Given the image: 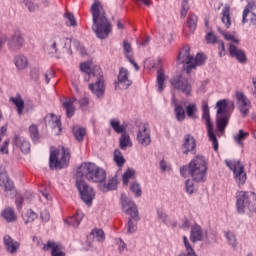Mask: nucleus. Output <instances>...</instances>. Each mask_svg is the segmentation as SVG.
I'll use <instances>...</instances> for the list:
<instances>
[{
  "label": "nucleus",
  "mask_w": 256,
  "mask_h": 256,
  "mask_svg": "<svg viewBox=\"0 0 256 256\" xmlns=\"http://www.w3.org/2000/svg\"><path fill=\"white\" fill-rule=\"evenodd\" d=\"M92 15V31H94L98 39H107L109 33L113 31V25L109 22L103 4L99 0H95L90 7Z\"/></svg>",
  "instance_id": "1"
},
{
  "label": "nucleus",
  "mask_w": 256,
  "mask_h": 256,
  "mask_svg": "<svg viewBox=\"0 0 256 256\" xmlns=\"http://www.w3.org/2000/svg\"><path fill=\"white\" fill-rule=\"evenodd\" d=\"M80 70L82 73H86L87 75V77L84 78L85 81H89V79H96L94 84L89 85V89L97 99H103L105 95V80L103 79L101 67L93 65L92 61H88L80 65Z\"/></svg>",
  "instance_id": "2"
},
{
  "label": "nucleus",
  "mask_w": 256,
  "mask_h": 256,
  "mask_svg": "<svg viewBox=\"0 0 256 256\" xmlns=\"http://www.w3.org/2000/svg\"><path fill=\"white\" fill-rule=\"evenodd\" d=\"M76 178L90 183H103L107 179V172L95 163L83 162L76 171Z\"/></svg>",
  "instance_id": "3"
},
{
  "label": "nucleus",
  "mask_w": 256,
  "mask_h": 256,
  "mask_svg": "<svg viewBox=\"0 0 256 256\" xmlns=\"http://www.w3.org/2000/svg\"><path fill=\"white\" fill-rule=\"evenodd\" d=\"M182 177L190 175L193 181L196 183H202L205 181V175H207V160L203 156H196L189 164V166H183L180 168Z\"/></svg>",
  "instance_id": "4"
},
{
  "label": "nucleus",
  "mask_w": 256,
  "mask_h": 256,
  "mask_svg": "<svg viewBox=\"0 0 256 256\" xmlns=\"http://www.w3.org/2000/svg\"><path fill=\"white\" fill-rule=\"evenodd\" d=\"M45 50L50 55L57 54V59H61L64 53L67 55H73V51H71V39L65 37V35L61 33L53 35L45 45Z\"/></svg>",
  "instance_id": "5"
},
{
  "label": "nucleus",
  "mask_w": 256,
  "mask_h": 256,
  "mask_svg": "<svg viewBox=\"0 0 256 256\" xmlns=\"http://www.w3.org/2000/svg\"><path fill=\"white\" fill-rule=\"evenodd\" d=\"M206 60L207 57H205V54L201 53H198L196 57H193L191 55V47L186 45L180 50L176 61L178 65H185L184 69L189 75V73H191L195 67L198 65H203Z\"/></svg>",
  "instance_id": "6"
},
{
  "label": "nucleus",
  "mask_w": 256,
  "mask_h": 256,
  "mask_svg": "<svg viewBox=\"0 0 256 256\" xmlns=\"http://www.w3.org/2000/svg\"><path fill=\"white\" fill-rule=\"evenodd\" d=\"M120 203L122 205L123 213L129 215L131 218L128 220V233H135L137 231V221H139V210L137 205L125 194H121Z\"/></svg>",
  "instance_id": "7"
},
{
  "label": "nucleus",
  "mask_w": 256,
  "mask_h": 256,
  "mask_svg": "<svg viewBox=\"0 0 256 256\" xmlns=\"http://www.w3.org/2000/svg\"><path fill=\"white\" fill-rule=\"evenodd\" d=\"M236 208L238 213L256 212V194L255 192L238 191L236 193Z\"/></svg>",
  "instance_id": "8"
},
{
  "label": "nucleus",
  "mask_w": 256,
  "mask_h": 256,
  "mask_svg": "<svg viewBox=\"0 0 256 256\" xmlns=\"http://www.w3.org/2000/svg\"><path fill=\"white\" fill-rule=\"evenodd\" d=\"M71 151L68 148L61 147L60 151L50 152V169H65L69 165Z\"/></svg>",
  "instance_id": "9"
},
{
  "label": "nucleus",
  "mask_w": 256,
  "mask_h": 256,
  "mask_svg": "<svg viewBox=\"0 0 256 256\" xmlns=\"http://www.w3.org/2000/svg\"><path fill=\"white\" fill-rule=\"evenodd\" d=\"M170 85L175 91L183 93L186 97H191V93H193V86H191V82L182 74L174 76L170 80Z\"/></svg>",
  "instance_id": "10"
},
{
  "label": "nucleus",
  "mask_w": 256,
  "mask_h": 256,
  "mask_svg": "<svg viewBox=\"0 0 256 256\" xmlns=\"http://www.w3.org/2000/svg\"><path fill=\"white\" fill-rule=\"evenodd\" d=\"M76 187L83 203L88 205V207H91L93 204V199H95V190L93 187L87 185V182H85V180H81L80 178H76Z\"/></svg>",
  "instance_id": "11"
},
{
  "label": "nucleus",
  "mask_w": 256,
  "mask_h": 256,
  "mask_svg": "<svg viewBox=\"0 0 256 256\" xmlns=\"http://www.w3.org/2000/svg\"><path fill=\"white\" fill-rule=\"evenodd\" d=\"M202 110H203L202 118L206 123L208 137L213 144L214 151H217L219 149V142L217 141V136L215 135V131L213 130V122H211L209 104H207V102L202 103Z\"/></svg>",
  "instance_id": "12"
},
{
  "label": "nucleus",
  "mask_w": 256,
  "mask_h": 256,
  "mask_svg": "<svg viewBox=\"0 0 256 256\" xmlns=\"http://www.w3.org/2000/svg\"><path fill=\"white\" fill-rule=\"evenodd\" d=\"M227 167L234 173V179L238 184V187H243L247 181V173H245V166L241 164V161H226Z\"/></svg>",
  "instance_id": "13"
},
{
  "label": "nucleus",
  "mask_w": 256,
  "mask_h": 256,
  "mask_svg": "<svg viewBox=\"0 0 256 256\" xmlns=\"http://www.w3.org/2000/svg\"><path fill=\"white\" fill-rule=\"evenodd\" d=\"M0 187L4 188L5 197L8 199H13L17 197V190L15 189V184L11 181L9 176L0 177Z\"/></svg>",
  "instance_id": "14"
},
{
  "label": "nucleus",
  "mask_w": 256,
  "mask_h": 256,
  "mask_svg": "<svg viewBox=\"0 0 256 256\" xmlns=\"http://www.w3.org/2000/svg\"><path fill=\"white\" fill-rule=\"evenodd\" d=\"M137 141L142 147H149L151 145V131L145 124L139 127Z\"/></svg>",
  "instance_id": "15"
},
{
  "label": "nucleus",
  "mask_w": 256,
  "mask_h": 256,
  "mask_svg": "<svg viewBox=\"0 0 256 256\" xmlns=\"http://www.w3.org/2000/svg\"><path fill=\"white\" fill-rule=\"evenodd\" d=\"M133 81L129 79V70L121 68L118 74V81L116 82V88L118 89H129Z\"/></svg>",
  "instance_id": "16"
},
{
  "label": "nucleus",
  "mask_w": 256,
  "mask_h": 256,
  "mask_svg": "<svg viewBox=\"0 0 256 256\" xmlns=\"http://www.w3.org/2000/svg\"><path fill=\"white\" fill-rule=\"evenodd\" d=\"M229 53L238 63H247V54H245V50L237 47V44H229Z\"/></svg>",
  "instance_id": "17"
},
{
  "label": "nucleus",
  "mask_w": 256,
  "mask_h": 256,
  "mask_svg": "<svg viewBox=\"0 0 256 256\" xmlns=\"http://www.w3.org/2000/svg\"><path fill=\"white\" fill-rule=\"evenodd\" d=\"M13 145L20 148V151L27 155L31 151V144L29 141H26L24 137L19 136L18 134H15L13 140Z\"/></svg>",
  "instance_id": "18"
},
{
  "label": "nucleus",
  "mask_w": 256,
  "mask_h": 256,
  "mask_svg": "<svg viewBox=\"0 0 256 256\" xmlns=\"http://www.w3.org/2000/svg\"><path fill=\"white\" fill-rule=\"evenodd\" d=\"M217 115H229V109H234L235 104L228 99L220 100L216 103Z\"/></svg>",
  "instance_id": "19"
},
{
  "label": "nucleus",
  "mask_w": 256,
  "mask_h": 256,
  "mask_svg": "<svg viewBox=\"0 0 256 256\" xmlns=\"http://www.w3.org/2000/svg\"><path fill=\"white\" fill-rule=\"evenodd\" d=\"M43 251H50L52 256H65V252H63V247L59 243H55L53 241H48L46 245L43 246Z\"/></svg>",
  "instance_id": "20"
},
{
  "label": "nucleus",
  "mask_w": 256,
  "mask_h": 256,
  "mask_svg": "<svg viewBox=\"0 0 256 256\" xmlns=\"http://www.w3.org/2000/svg\"><path fill=\"white\" fill-rule=\"evenodd\" d=\"M195 147H197L195 138L189 134L186 135L184 137V143L182 145V152L184 153V155H187V153H195Z\"/></svg>",
  "instance_id": "21"
},
{
  "label": "nucleus",
  "mask_w": 256,
  "mask_h": 256,
  "mask_svg": "<svg viewBox=\"0 0 256 256\" xmlns=\"http://www.w3.org/2000/svg\"><path fill=\"white\" fill-rule=\"evenodd\" d=\"M4 244H5L6 250L11 255H15V253L19 251V247L21 245L19 244V242L13 240V238H11V236L9 235L4 236Z\"/></svg>",
  "instance_id": "22"
},
{
  "label": "nucleus",
  "mask_w": 256,
  "mask_h": 256,
  "mask_svg": "<svg viewBox=\"0 0 256 256\" xmlns=\"http://www.w3.org/2000/svg\"><path fill=\"white\" fill-rule=\"evenodd\" d=\"M23 43H25V40L23 39V35L21 34V32L17 31L10 38L9 47L10 49H13V50L21 49V47H23Z\"/></svg>",
  "instance_id": "23"
},
{
  "label": "nucleus",
  "mask_w": 256,
  "mask_h": 256,
  "mask_svg": "<svg viewBox=\"0 0 256 256\" xmlns=\"http://www.w3.org/2000/svg\"><path fill=\"white\" fill-rule=\"evenodd\" d=\"M204 238L205 235L203 234V228H201V226L195 224L191 227L190 241L192 243H197V241H203Z\"/></svg>",
  "instance_id": "24"
},
{
  "label": "nucleus",
  "mask_w": 256,
  "mask_h": 256,
  "mask_svg": "<svg viewBox=\"0 0 256 256\" xmlns=\"http://www.w3.org/2000/svg\"><path fill=\"white\" fill-rule=\"evenodd\" d=\"M227 125H229V115H217L216 116V127L219 133H225V129H227Z\"/></svg>",
  "instance_id": "25"
},
{
  "label": "nucleus",
  "mask_w": 256,
  "mask_h": 256,
  "mask_svg": "<svg viewBox=\"0 0 256 256\" xmlns=\"http://www.w3.org/2000/svg\"><path fill=\"white\" fill-rule=\"evenodd\" d=\"M173 105H174V113L177 121H185V109H183V104L179 103L173 98Z\"/></svg>",
  "instance_id": "26"
},
{
  "label": "nucleus",
  "mask_w": 256,
  "mask_h": 256,
  "mask_svg": "<svg viewBox=\"0 0 256 256\" xmlns=\"http://www.w3.org/2000/svg\"><path fill=\"white\" fill-rule=\"evenodd\" d=\"M1 217L7 223H15L17 221V214H15V210L11 207L5 208L1 213Z\"/></svg>",
  "instance_id": "27"
},
{
  "label": "nucleus",
  "mask_w": 256,
  "mask_h": 256,
  "mask_svg": "<svg viewBox=\"0 0 256 256\" xmlns=\"http://www.w3.org/2000/svg\"><path fill=\"white\" fill-rule=\"evenodd\" d=\"M183 243L185 251L180 252L178 256H197V253L195 252V249H193V246H191V243H189L187 236H183Z\"/></svg>",
  "instance_id": "28"
},
{
  "label": "nucleus",
  "mask_w": 256,
  "mask_h": 256,
  "mask_svg": "<svg viewBox=\"0 0 256 256\" xmlns=\"http://www.w3.org/2000/svg\"><path fill=\"white\" fill-rule=\"evenodd\" d=\"M222 23L225 25L226 29L231 27V6L225 5L224 9L222 10Z\"/></svg>",
  "instance_id": "29"
},
{
  "label": "nucleus",
  "mask_w": 256,
  "mask_h": 256,
  "mask_svg": "<svg viewBox=\"0 0 256 256\" xmlns=\"http://www.w3.org/2000/svg\"><path fill=\"white\" fill-rule=\"evenodd\" d=\"M10 101L17 107L18 115H23V109H25V101H23L21 94H16L15 97H11Z\"/></svg>",
  "instance_id": "30"
},
{
  "label": "nucleus",
  "mask_w": 256,
  "mask_h": 256,
  "mask_svg": "<svg viewBox=\"0 0 256 256\" xmlns=\"http://www.w3.org/2000/svg\"><path fill=\"white\" fill-rule=\"evenodd\" d=\"M77 101L76 99H69L63 102V108L66 111V115L69 119L75 115V106L73 105Z\"/></svg>",
  "instance_id": "31"
},
{
  "label": "nucleus",
  "mask_w": 256,
  "mask_h": 256,
  "mask_svg": "<svg viewBox=\"0 0 256 256\" xmlns=\"http://www.w3.org/2000/svg\"><path fill=\"white\" fill-rule=\"evenodd\" d=\"M117 185H119L117 178H112L108 180L107 184H100V189L103 193H107V191H115Z\"/></svg>",
  "instance_id": "32"
},
{
  "label": "nucleus",
  "mask_w": 256,
  "mask_h": 256,
  "mask_svg": "<svg viewBox=\"0 0 256 256\" xmlns=\"http://www.w3.org/2000/svg\"><path fill=\"white\" fill-rule=\"evenodd\" d=\"M119 143H120V149H122L123 151L127 150V147H133V142H131V137H129V134L123 132L120 139H119Z\"/></svg>",
  "instance_id": "33"
},
{
  "label": "nucleus",
  "mask_w": 256,
  "mask_h": 256,
  "mask_svg": "<svg viewBox=\"0 0 256 256\" xmlns=\"http://www.w3.org/2000/svg\"><path fill=\"white\" fill-rule=\"evenodd\" d=\"M15 66L19 71H23V69H27V65L29 62L27 61V57L24 55H17L14 59Z\"/></svg>",
  "instance_id": "34"
},
{
  "label": "nucleus",
  "mask_w": 256,
  "mask_h": 256,
  "mask_svg": "<svg viewBox=\"0 0 256 256\" xmlns=\"http://www.w3.org/2000/svg\"><path fill=\"white\" fill-rule=\"evenodd\" d=\"M81 221H83V213L82 212H77L76 215L69 217L66 220V223L68 225H70L71 227H79V223H81Z\"/></svg>",
  "instance_id": "35"
},
{
  "label": "nucleus",
  "mask_w": 256,
  "mask_h": 256,
  "mask_svg": "<svg viewBox=\"0 0 256 256\" xmlns=\"http://www.w3.org/2000/svg\"><path fill=\"white\" fill-rule=\"evenodd\" d=\"M37 213H35L33 210L29 209L26 212L22 214V219L25 223V225H31L33 221L37 219Z\"/></svg>",
  "instance_id": "36"
},
{
  "label": "nucleus",
  "mask_w": 256,
  "mask_h": 256,
  "mask_svg": "<svg viewBox=\"0 0 256 256\" xmlns=\"http://www.w3.org/2000/svg\"><path fill=\"white\" fill-rule=\"evenodd\" d=\"M242 23H250V25H256V14L253 11L244 10Z\"/></svg>",
  "instance_id": "37"
},
{
  "label": "nucleus",
  "mask_w": 256,
  "mask_h": 256,
  "mask_svg": "<svg viewBox=\"0 0 256 256\" xmlns=\"http://www.w3.org/2000/svg\"><path fill=\"white\" fill-rule=\"evenodd\" d=\"M72 131L76 141L79 142L83 141V138L85 137V135H87V131L85 130V128L80 126H74L72 128Z\"/></svg>",
  "instance_id": "38"
},
{
  "label": "nucleus",
  "mask_w": 256,
  "mask_h": 256,
  "mask_svg": "<svg viewBox=\"0 0 256 256\" xmlns=\"http://www.w3.org/2000/svg\"><path fill=\"white\" fill-rule=\"evenodd\" d=\"M157 84L158 91L161 93V91L165 89V70H163V68H160L157 71Z\"/></svg>",
  "instance_id": "39"
},
{
  "label": "nucleus",
  "mask_w": 256,
  "mask_h": 256,
  "mask_svg": "<svg viewBox=\"0 0 256 256\" xmlns=\"http://www.w3.org/2000/svg\"><path fill=\"white\" fill-rule=\"evenodd\" d=\"M237 101H238V107H248L251 106V101L243 92H237L236 93Z\"/></svg>",
  "instance_id": "40"
},
{
  "label": "nucleus",
  "mask_w": 256,
  "mask_h": 256,
  "mask_svg": "<svg viewBox=\"0 0 256 256\" xmlns=\"http://www.w3.org/2000/svg\"><path fill=\"white\" fill-rule=\"evenodd\" d=\"M198 111L199 109L195 103H190L188 106H186V114L189 119H197Z\"/></svg>",
  "instance_id": "41"
},
{
  "label": "nucleus",
  "mask_w": 256,
  "mask_h": 256,
  "mask_svg": "<svg viewBox=\"0 0 256 256\" xmlns=\"http://www.w3.org/2000/svg\"><path fill=\"white\" fill-rule=\"evenodd\" d=\"M187 27L190 30V33H194L197 29V15L190 14L187 19Z\"/></svg>",
  "instance_id": "42"
},
{
  "label": "nucleus",
  "mask_w": 256,
  "mask_h": 256,
  "mask_svg": "<svg viewBox=\"0 0 256 256\" xmlns=\"http://www.w3.org/2000/svg\"><path fill=\"white\" fill-rule=\"evenodd\" d=\"M114 161L118 167H123V165H125V157H123L121 150L116 149L114 151Z\"/></svg>",
  "instance_id": "43"
},
{
  "label": "nucleus",
  "mask_w": 256,
  "mask_h": 256,
  "mask_svg": "<svg viewBox=\"0 0 256 256\" xmlns=\"http://www.w3.org/2000/svg\"><path fill=\"white\" fill-rule=\"evenodd\" d=\"M110 125L115 133H125V127L121 125V122L117 119L110 120Z\"/></svg>",
  "instance_id": "44"
},
{
  "label": "nucleus",
  "mask_w": 256,
  "mask_h": 256,
  "mask_svg": "<svg viewBox=\"0 0 256 256\" xmlns=\"http://www.w3.org/2000/svg\"><path fill=\"white\" fill-rule=\"evenodd\" d=\"M218 31L221 35H223L224 39H226V41H232L233 45H239L240 41L239 39L235 38V36L223 31V29H221V27H218Z\"/></svg>",
  "instance_id": "45"
},
{
  "label": "nucleus",
  "mask_w": 256,
  "mask_h": 256,
  "mask_svg": "<svg viewBox=\"0 0 256 256\" xmlns=\"http://www.w3.org/2000/svg\"><path fill=\"white\" fill-rule=\"evenodd\" d=\"M29 133L33 143H39V130L36 125H31L29 127Z\"/></svg>",
  "instance_id": "46"
},
{
  "label": "nucleus",
  "mask_w": 256,
  "mask_h": 256,
  "mask_svg": "<svg viewBox=\"0 0 256 256\" xmlns=\"http://www.w3.org/2000/svg\"><path fill=\"white\" fill-rule=\"evenodd\" d=\"M123 49L126 59H129V57H133V48L131 47V43H129V40L126 39L123 41Z\"/></svg>",
  "instance_id": "47"
},
{
  "label": "nucleus",
  "mask_w": 256,
  "mask_h": 256,
  "mask_svg": "<svg viewBox=\"0 0 256 256\" xmlns=\"http://www.w3.org/2000/svg\"><path fill=\"white\" fill-rule=\"evenodd\" d=\"M90 237H93V239H96V241L101 242L105 240V232H103L102 229L92 230Z\"/></svg>",
  "instance_id": "48"
},
{
  "label": "nucleus",
  "mask_w": 256,
  "mask_h": 256,
  "mask_svg": "<svg viewBox=\"0 0 256 256\" xmlns=\"http://www.w3.org/2000/svg\"><path fill=\"white\" fill-rule=\"evenodd\" d=\"M64 17L68 20L66 24L69 27H77V20H75V15L72 12H66Z\"/></svg>",
  "instance_id": "49"
},
{
  "label": "nucleus",
  "mask_w": 256,
  "mask_h": 256,
  "mask_svg": "<svg viewBox=\"0 0 256 256\" xmlns=\"http://www.w3.org/2000/svg\"><path fill=\"white\" fill-rule=\"evenodd\" d=\"M246 137H249V133L239 130V133L234 136V140L237 141L238 145H243L242 141H245Z\"/></svg>",
  "instance_id": "50"
},
{
  "label": "nucleus",
  "mask_w": 256,
  "mask_h": 256,
  "mask_svg": "<svg viewBox=\"0 0 256 256\" xmlns=\"http://www.w3.org/2000/svg\"><path fill=\"white\" fill-rule=\"evenodd\" d=\"M181 12L180 15L183 19H185V17H187V14L189 13V0H183L181 3Z\"/></svg>",
  "instance_id": "51"
},
{
  "label": "nucleus",
  "mask_w": 256,
  "mask_h": 256,
  "mask_svg": "<svg viewBox=\"0 0 256 256\" xmlns=\"http://www.w3.org/2000/svg\"><path fill=\"white\" fill-rule=\"evenodd\" d=\"M135 175V170L129 168L123 175L122 181L124 185H129V179Z\"/></svg>",
  "instance_id": "52"
},
{
  "label": "nucleus",
  "mask_w": 256,
  "mask_h": 256,
  "mask_svg": "<svg viewBox=\"0 0 256 256\" xmlns=\"http://www.w3.org/2000/svg\"><path fill=\"white\" fill-rule=\"evenodd\" d=\"M130 190L134 193L135 197H141L142 191H141V185L137 182H133L130 186Z\"/></svg>",
  "instance_id": "53"
},
{
  "label": "nucleus",
  "mask_w": 256,
  "mask_h": 256,
  "mask_svg": "<svg viewBox=\"0 0 256 256\" xmlns=\"http://www.w3.org/2000/svg\"><path fill=\"white\" fill-rule=\"evenodd\" d=\"M225 237L228 239V242L232 247H237V238L235 237V234L233 232H225Z\"/></svg>",
  "instance_id": "54"
},
{
  "label": "nucleus",
  "mask_w": 256,
  "mask_h": 256,
  "mask_svg": "<svg viewBox=\"0 0 256 256\" xmlns=\"http://www.w3.org/2000/svg\"><path fill=\"white\" fill-rule=\"evenodd\" d=\"M23 3L30 13H34V11H37V9H39V6H37V4L33 3L30 0H23Z\"/></svg>",
  "instance_id": "55"
},
{
  "label": "nucleus",
  "mask_w": 256,
  "mask_h": 256,
  "mask_svg": "<svg viewBox=\"0 0 256 256\" xmlns=\"http://www.w3.org/2000/svg\"><path fill=\"white\" fill-rule=\"evenodd\" d=\"M195 191V183H193V180H187L186 181V192L189 193V195H192Z\"/></svg>",
  "instance_id": "56"
},
{
  "label": "nucleus",
  "mask_w": 256,
  "mask_h": 256,
  "mask_svg": "<svg viewBox=\"0 0 256 256\" xmlns=\"http://www.w3.org/2000/svg\"><path fill=\"white\" fill-rule=\"evenodd\" d=\"M40 217H41V220L44 223H47V221H49V219H51V215L49 214V210H42L41 213H40Z\"/></svg>",
  "instance_id": "57"
},
{
  "label": "nucleus",
  "mask_w": 256,
  "mask_h": 256,
  "mask_svg": "<svg viewBox=\"0 0 256 256\" xmlns=\"http://www.w3.org/2000/svg\"><path fill=\"white\" fill-rule=\"evenodd\" d=\"M238 109L242 115V117H247L249 115V110L251 109L250 106H238Z\"/></svg>",
  "instance_id": "58"
},
{
  "label": "nucleus",
  "mask_w": 256,
  "mask_h": 256,
  "mask_svg": "<svg viewBox=\"0 0 256 256\" xmlns=\"http://www.w3.org/2000/svg\"><path fill=\"white\" fill-rule=\"evenodd\" d=\"M25 201V198H23L21 195L16 196V206L17 209L21 210L23 208V202Z\"/></svg>",
  "instance_id": "59"
},
{
  "label": "nucleus",
  "mask_w": 256,
  "mask_h": 256,
  "mask_svg": "<svg viewBox=\"0 0 256 256\" xmlns=\"http://www.w3.org/2000/svg\"><path fill=\"white\" fill-rule=\"evenodd\" d=\"M0 143H1V138H0ZM8 147H9V140H6L4 141L3 145L0 146V153H9Z\"/></svg>",
  "instance_id": "60"
},
{
  "label": "nucleus",
  "mask_w": 256,
  "mask_h": 256,
  "mask_svg": "<svg viewBox=\"0 0 256 256\" xmlns=\"http://www.w3.org/2000/svg\"><path fill=\"white\" fill-rule=\"evenodd\" d=\"M218 49L220 57H223L225 55V43L221 40L218 41Z\"/></svg>",
  "instance_id": "61"
},
{
  "label": "nucleus",
  "mask_w": 256,
  "mask_h": 256,
  "mask_svg": "<svg viewBox=\"0 0 256 256\" xmlns=\"http://www.w3.org/2000/svg\"><path fill=\"white\" fill-rule=\"evenodd\" d=\"M207 43H217V37L213 33L209 32L206 36Z\"/></svg>",
  "instance_id": "62"
},
{
  "label": "nucleus",
  "mask_w": 256,
  "mask_h": 256,
  "mask_svg": "<svg viewBox=\"0 0 256 256\" xmlns=\"http://www.w3.org/2000/svg\"><path fill=\"white\" fill-rule=\"evenodd\" d=\"M30 75H31V79H33L34 81H38V79H39V69L33 68L30 72Z\"/></svg>",
  "instance_id": "63"
},
{
  "label": "nucleus",
  "mask_w": 256,
  "mask_h": 256,
  "mask_svg": "<svg viewBox=\"0 0 256 256\" xmlns=\"http://www.w3.org/2000/svg\"><path fill=\"white\" fill-rule=\"evenodd\" d=\"M53 129H58V133H61V120L57 119L53 121Z\"/></svg>",
  "instance_id": "64"
}]
</instances>
